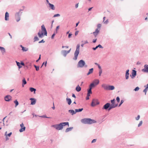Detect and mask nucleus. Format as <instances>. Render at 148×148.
<instances>
[{
  "label": "nucleus",
  "mask_w": 148,
  "mask_h": 148,
  "mask_svg": "<svg viewBox=\"0 0 148 148\" xmlns=\"http://www.w3.org/2000/svg\"><path fill=\"white\" fill-rule=\"evenodd\" d=\"M34 67L35 68L36 70V71H38L39 70V66H36L35 65H34Z\"/></svg>",
  "instance_id": "nucleus-38"
},
{
  "label": "nucleus",
  "mask_w": 148,
  "mask_h": 148,
  "mask_svg": "<svg viewBox=\"0 0 148 148\" xmlns=\"http://www.w3.org/2000/svg\"><path fill=\"white\" fill-rule=\"evenodd\" d=\"M140 118V116L139 115H138L136 117L135 119L136 120H138Z\"/></svg>",
  "instance_id": "nucleus-45"
},
{
  "label": "nucleus",
  "mask_w": 148,
  "mask_h": 148,
  "mask_svg": "<svg viewBox=\"0 0 148 148\" xmlns=\"http://www.w3.org/2000/svg\"><path fill=\"white\" fill-rule=\"evenodd\" d=\"M72 35V34L71 33H70L69 34L68 36V38H70L71 37V36Z\"/></svg>",
  "instance_id": "nucleus-59"
},
{
  "label": "nucleus",
  "mask_w": 148,
  "mask_h": 148,
  "mask_svg": "<svg viewBox=\"0 0 148 148\" xmlns=\"http://www.w3.org/2000/svg\"><path fill=\"white\" fill-rule=\"evenodd\" d=\"M60 16V15L59 14H55L53 16V17H56L59 16Z\"/></svg>",
  "instance_id": "nucleus-43"
},
{
  "label": "nucleus",
  "mask_w": 148,
  "mask_h": 148,
  "mask_svg": "<svg viewBox=\"0 0 148 148\" xmlns=\"http://www.w3.org/2000/svg\"><path fill=\"white\" fill-rule=\"evenodd\" d=\"M44 34L43 32H42V33H40V32H39L38 33V36L40 38H42L44 36Z\"/></svg>",
  "instance_id": "nucleus-23"
},
{
  "label": "nucleus",
  "mask_w": 148,
  "mask_h": 148,
  "mask_svg": "<svg viewBox=\"0 0 148 148\" xmlns=\"http://www.w3.org/2000/svg\"><path fill=\"white\" fill-rule=\"evenodd\" d=\"M66 125H67L69 126V123L68 122L61 123L58 124L52 125L51 127H54L57 130H60L63 129L64 126Z\"/></svg>",
  "instance_id": "nucleus-1"
},
{
  "label": "nucleus",
  "mask_w": 148,
  "mask_h": 148,
  "mask_svg": "<svg viewBox=\"0 0 148 148\" xmlns=\"http://www.w3.org/2000/svg\"><path fill=\"white\" fill-rule=\"evenodd\" d=\"M129 69H127L126 70L125 75V77L126 79H127L129 78Z\"/></svg>",
  "instance_id": "nucleus-17"
},
{
  "label": "nucleus",
  "mask_w": 148,
  "mask_h": 148,
  "mask_svg": "<svg viewBox=\"0 0 148 148\" xmlns=\"http://www.w3.org/2000/svg\"><path fill=\"white\" fill-rule=\"evenodd\" d=\"M136 75V70H133L132 72V75H130V76L131 77L132 79H133Z\"/></svg>",
  "instance_id": "nucleus-11"
},
{
  "label": "nucleus",
  "mask_w": 148,
  "mask_h": 148,
  "mask_svg": "<svg viewBox=\"0 0 148 148\" xmlns=\"http://www.w3.org/2000/svg\"><path fill=\"white\" fill-rule=\"evenodd\" d=\"M145 89L148 90V84L144 86Z\"/></svg>",
  "instance_id": "nucleus-52"
},
{
  "label": "nucleus",
  "mask_w": 148,
  "mask_h": 148,
  "mask_svg": "<svg viewBox=\"0 0 148 148\" xmlns=\"http://www.w3.org/2000/svg\"><path fill=\"white\" fill-rule=\"evenodd\" d=\"M55 35V33H54L51 36V39H53Z\"/></svg>",
  "instance_id": "nucleus-53"
},
{
  "label": "nucleus",
  "mask_w": 148,
  "mask_h": 148,
  "mask_svg": "<svg viewBox=\"0 0 148 148\" xmlns=\"http://www.w3.org/2000/svg\"><path fill=\"white\" fill-rule=\"evenodd\" d=\"M96 40H97V39H94L93 40L92 42L93 43H95L96 42Z\"/></svg>",
  "instance_id": "nucleus-62"
},
{
  "label": "nucleus",
  "mask_w": 148,
  "mask_h": 148,
  "mask_svg": "<svg viewBox=\"0 0 148 148\" xmlns=\"http://www.w3.org/2000/svg\"><path fill=\"white\" fill-rule=\"evenodd\" d=\"M114 101L115 99H113L111 100V102L112 103V104L111 105L113 104V105H116V104H115Z\"/></svg>",
  "instance_id": "nucleus-36"
},
{
  "label": "nucleus",
  "mask_w": 148,
  "mask_h": 148,
  "mask_svg": "<svg viewBox=\"0 0 148 148\" xmlns=\"http://www.w3.org/2000/svg\"><path fill=\"white\" fill-rule=\"evenodd\" d=\"M48 5H49V7L51 9H52L53 10H55V8L54 5L53 4H51L50 3H49V4H48Z\"/></svg>",
  "instance_id": "nucleus-19"
},
{
  "label": "nucleus",
  "mask_w": 148,
  "mask_h": 148,
  "mask_svg": "<svg viewBox=\"0 0 148 148\" xmlns=\"http://www.w3.org/2000/svg\"><path fill=\"white\" fill-rule=\"evenodd\" d=\"M79 48L80 45L78 44L77 45L76 49L74 53V56L73 58V59L75 60H77L78 56L79 53Z\"/></svg>",
  "instance_id": "nucleus-3"
},
{
  "label": "nucleus",
  "mask_w": 148,
  "mask_h": 148,
  "mask_svg": "<svg viewBox=\"0 0 148 148\" xmlns=\"http://www.w3.org/2000/svg\"><path fill=\"white\" fill-rule=\"evenodd\" d=\"M83 110V108H80L79 109H76L75 110V111L76 113V112H81Z\"/></svg>",
  "instance_id": "nucleus-31"
},
{
  "label": "nucleus",
  "mask_w": 148,
  "mask_h": 148,
  "mask_svg": "<svg viewBox=\"0 0 148 148\" xmlns=\"http://www.w3.org/2000/svg\"><path fill=\"white\" fill-rule=\"evenodd\" d=\"M39 40V38L36 36H35L34 38V42H35Z\"/></svg>",
  "instance_id": "nucleus-37"
},
{
  "label": "nucleus",
  "mask_w": 148,
  "mask_h": 148,
  "mask_svg": "<svg viewBox=\"0 0 148 148\" xmlns=\"http://www.w3.org/2000/svg\"><path fill=\"white\" fill-rule=\"evenodd\" d=\"M98 48L97 46H96V47H93L92 48V49L94 50H96L97 48Z\"/></svg>",
  "instance_id": "nucleus-61"
},
{
  "label": "nucleus",
  "mask_w": 148,
  "mask_h": 148,
  "mask_svg": "<svg viewBox=\"0 0 148 148\" xmlns=\"http://www.w3.org/2000/svg\"><path fill=\"white\" fill-rule=\"evenodd\" d=\"M12 97L9 95L5 96L4 97V100L5 101H9L12 99Z\"/></svg>",
  "instance_id": "nucleus-8"
},
{
  "label": "nucleus",
  "mask_w": 148,
  "mask_h": 148,
  "mask_svg": "<svg viewBox=\"0 0 148 148\" xmlns=\"http://www.w3.org/2000/svg\"><path fill=\"white\" fill-rule=\"evenodd\" d=\"M148 90L146 89H145L143 90V92H144L145 93V95H146V93H147V92Z\"/></svg>",
  "instance_id": "nucleus-49"
},
{
  "label": "nucleus",
  "mask_w": 148,
  "mask_h": 148,
  "mask_svg": "<svg viewBox=\"0 0 148 148\" xmlns=\"http://www.w3.org/2000/svg\"><path fill=\"white\" fill-rule=\"evenodd\" d=\"M96 140H97V139H93L92 142H91V143H95L96 142Z\"/></svg>",
  "instance_id": "nucleus-55"
},
{
  "label": "nucleus",
  "mask_w": 148,
  "mask_h": 148,
  "mask_svg": "<svg viewBox=\"0 0 148 148\" xmlns=\"http://www.w3.org/2000/svg\"><path fill=\"white\" fill-rule=\"evenodd\" d=\"M123 102H124L123 100H122L121 101L120 103L119 104V107L120 106H121V105L123 103Z\"/></svg>",
  "instance_id": "nucleus-47"
},
{
  "label": "nucleus",
  "mask_w": 148,
  "mask_h": 148,
  "mask_svg": "<svg viewBox=\"0 0 148 148\" xmlns=\"http://www.w3.org/2000/svg\"><path fill=\"white\" fill-rule=\"evenodd\" d=\"M20 46L22 48V50L23 52L27 51L28 50L27 48L21 45H20Z\"/></svg>",
  "instance_id": "nucleus-16"
},
{
  "label": "nucleus",
  "mask_w": 148,
  "mask_h": 148,
  "mask_svg": "<svg viewBox=\"0 0 148 148\" xmlns=\"http://www.w3.org/2000/svg\"><path fill=\"white\" fill-rule=\"evenodd\" d=\"M14 102L15 104V107H16L18 105V102L16 100L14 101Z\"/></svg>",
  "instance_id": "nucleus-35"
},
{
  "label": "nucleus",
  "mask_w": 148,
  "mask_h": 148,
  "mask_svg": "<svg viewBox=\"0 0 148 148\" xmlns=\"http://www.w3.org/2000/svg\"><path fill=\"white\" fill-rule=\"evenodd\" d=\"M69 112L72 115H73L74 114H76V112L75 111L73 110H69Z\"/></svg>",
  "instance_id": "nucleus-22"
},
{
  "label": "nucleus",
  "mask_w": 148,
  "mask_h": 148,
  "mask_svg": "<svg viewBox=\"0 0 148 148\" xmlns=\"http://www.w3.org/2000/svg\"><path fill=\"white\" fill-rule=\"evenodd\" d=\"M95 85L93 83H91L89 86V88H90L92 89V88L94 87L95 86Z\"/></svg>",
  "instance_id": "nucleus-32"
},
{
  "label": "nucleus",
  "mask_w": 148,
  "mask_h": 148,
  "mask_svg": "<svg viewBox=\"0 0 148 148\" xmlns=\"http://www.w3.org/2000/svg\"><path fill=\"white\" fill-rule=\"evenodd\" d=\"M77 92H79L80 91L81 89V88L79 86V85L77 86L75 88Z\"/></svg>",
  "instance_id": "nucleus-25"
},
{
  "label": "nucleus",
  "mask_w": 148,
  "mask_h": 148,
  "mask_svg": "<svg viewBox=\"0 0 148 148\" xmlns=\"http://www.w3.org/2000/svg\"><path fill=\"white\" fill-rule=\"evenodd\" d=\"M102 87L106 90H109V86L106 84H103L101 86Z\"/></svg>",
  "instance_id": "nucleus-13"
},
{
  "label": "nucleus",
  "mask_w": 148,
  "mask_h": 148,
  "mask_svg": "<svg viewBox=\"0 0 148 148\" xmlns=\"http://www.w3.org/2000/svg\"><path fill=\"white\" fill-rule=\"evenodd\" d=\"M116 100L118 102H119L120 101V98L119 97H117L116 98Z\"/></svg>",
  "instance_id": "nucleus-48"
},
{
  "label": "nucleus",
  "mask_w": 148,
  "mask_h": 148,
  "mask_svg": "<svg viewBox=\"0 0 148 148\" xmlns=\"http://www.w3.org/2000/svg\"><path fill=\"white\" fill-rule=\"evenodd\" d=\"M87 66V65L86 64L84 61L82 60L79 61L77 64V67H79L82 68L84 67L85 68H86Z\"/></svg>",
  "instance_id": "nucleus-4"
},
{
  "label": "nucleus",
  "mask_w": 148,
  "mask_h": 148,
  "mask_svg": "<svg viewBox=\"0 0 148 148\" xmlns=\"http://www.w3.org/2000/svg\"><path fill=\"white\" fill-rule=\"evenodd\" d=\"M93 83L95 85H97V84H98L99 83V81L98 79H95V80L93 82Z\"/></svg>",
  "instance_id": "nucleus-29"
},
{
  "label": "nucleus",
  "mask_w": 148,
  "mask_h": 148,
  "mask_svg": "<svg viewBox=\"0 0 148 148\" xmlns=\"http://www.w3.org/2000/svg\"><path fill=\"white\" fill-rule=\"evenodd\" d=\"M21 128L19 130L20 132H21L25 131V127L24 126V124L23 123H22L20 125Z\"/></svg>",
  "instance_id": "nucleus-10"
},
{
  "label": "nucleus",
  "mask_w": 148,
  "mask_h": 148,
  "mask_svg": "<svg viewBox=\"0 0 148 148\" xmlns=\"http://www.w3.org/2000/svg\"><path fill=\"white\" fill-rule=\"evenodd\" d=\"M66 101L69 105L71 104V100L70 98H67L66 99Z\"/></svg>",
  "instance_id": "nucleus-26"
},
{
  "label": "nucleus",
  "mask_w": 148,
  "mask_h": 148,
  "mask_svg": "<svg viewBox=\"0 0 148 148\" xmlns=\"http://www.w3.org/2000/svg\"><path fill=\"white\" fill-rule=\"evenodd\" d=\"M97 47H99L100 48L102 49L103 48V47L101 45H98L97 46Z\"/></svg>",
  "instance_id": "nucleus-50"
},
{
  "label": "nucleus",
  "mask_w": 148,
  "mask_h": 148,
  "mask_svg": "<svg viewBox=\"0 0 148 148\" xmlns=\"http://www.w3.org/2000/svg\"><path fill=\"white\" fill-rule=\"evenodd\" d=\"M139 88L138 87H136L134 89V90L135 91H138L139 90Z\"/></svg>",
  "instance_id": "nucleus-44"
},
{
  "label": "nucleus",
  "mask_w": 148,
  "mask_h": 148,
  "mask_svg": "<svg viewBox=\"0 0 148 148\" xmlns=\"http://www.w3.org/2000/svg\"><path fill=\"white\" fill-rule=\"evenodd\" d=\"M27 83V82L25 80V78H24L22 80V86L23 87L24 86V85L26 84Z\"/></svg>",
  "instance_id": "nucleus-33"
},
{
  "label": "nucleus",
  "mask_w": 148,
  "mask_h": 148,
  "mask_svg": "<svg viewBox=\"0 0 148 148\" xmlns=\"http://www.w3.org/2000/svg\"><path fill=\"white\" fill-rule=\"evenodd\" d=\"M30 100L31 101V104L32 105H34L36 103V99L34 98H31L30 99Z\"/></svg>",
  "instance_id": "nucleus-15"
},
{
  "label": "nucleus",
  "mask_w": 148,
  "mask_h": 148,
  "mask_svg": "<svg viewBox=\"0 0 148 148\" xmlns=\"http://www.w3.org/2000/svg\"><path fill=\"white\" fill-rule=\"evenodd\" d=\"M47 61H46V62H45V63L44 62L43 63V64H42V66H41V67H42V66H43L44 64V65H45V66H46V65H47Z\"/></svg>",
  "instance_id": "nucleus-51"
},
{
  "label": "nucleus",
  "mask_w": 148,
  "mask_h": 148,
  "mask_svg": "<svg viewBox=\"0 0 148 148\" xmlns=\"http://www.w3.org/2000/svg\"><path fill=\"white\" fill-rule=\"evenodd\" d=\"M59 28H60V26L59 25L58 26H57V27H56V31H57V30L59 29Z\"/></svg>",
  "instance_id": "nucleus-63"
},
{
  "label": "nucleus",
  "mask_w": 148,
  "mask_h": 148,
  "mask_svg": "<svg viewBox=\"0 0 148 148\" xmlns=\"http://www.w3.org/2000/svg\"><path fill=\"white\" fill-rule=\"evenodd\" d=\"M99 104V102L97 99H93L91 103V106L92 107H94L96 105Z\"/></svg>",
  "instance_id": "nucleus-6"
},
{
  "label": "nucleus",
  "mask_w": 148,
  "mask_h": 148,
  "mask_svg": "<svg viewBox=\"0 0 148 148\" xmlns=\"http://www.w3.org/2000/svg\"><path fill=\"white\" fill-rule=\"evenodd\" d=\"M81 122L84 124H90L96 123V121L90 118H84L81 120Z\"/></svg>",
  "instance_id": "nucleus-2"
},
{
  "label": "nucleus",
  "mask_w": 148,
  "mask_h": 148,
  "mask_svg": "<svg viewBox=\"0 0 148 148\" xmlns=\"http://www.w3.org/2000/svg\"><path fill=\"white\" fill-rule=\"evenodd\" d=\"M92 89L91 88H89V89L88 91V93L90 94H91L92 93Z\"/></svg>",
  "instance_id": "nucleus-39"
},
{
  "label": "nucleus",
  "mask_w": 148,
  "mask_h": 148,
  "mask_svg": "<svg viewBox=\"0 0 148 148\" xmlns=\"http://www.w3.org/2000/svg\"><path fill=\"white\" fill-rule=\"evenodd\" d=\"M99 30L97 28V29H96L95 31L94 32V33H99Z\"/></svg>",
  "instance_id": "nucleus-41"
},
{
  "label": "nucleus",
  "mask_w": 148,
  "mask_h": 148,
  "mask_svg": "<svg viewBox=\"0 0 148 148\" xmlns=\"http://www.w3.org/2000/svg\"><path fill=\"white\" fill-rule=\"evenodd\" d=\"M108 20H107L106 21H105L104 22V23L106 24L108 23Z\"/></svg>",
  "instance_id": "nucleus-64"
},
{
  "label": "nucleus",
  "mask_w": 148,
  "mask_h": 148,
  "mask_svg": "<svg viewBox=\"0 0 148 148\" xmlns=\"http://www.w3.org/2000/svg\"><path fill=\"white\" fill-rule=\"evenodd\" d=\"M144 68V69H142V71L145 73L148 72V65H145Z\"/></svg>",
  "instance_id": "nucleus-9"
},
{
  "label": "nucleus",
  "mask_w": 148,
  "mask_h": 148,
  "mask_svg": "<svg viewBox=\"0 0 148 148\" xmlns=\"http://www.w3.org/2000/svg\"><path fill=\"white\" fill-rule=\"evenodd\" d=\"M29 90L31 92H34V93H35V91H36V89L33 88L32 87H31L29 88Z\"/></svg>",
  "instance_id": "nucleus-27"
},
{
  "label": "nucleus",
  "mask_w": 148,
  "mask_h": 148,
  "mask_svg": "<svg viewBox=\"0 0 148 148\" xmlns=\"http://www.w3.org/2000/svg\"><path fill=\"white\" fill-rule=\"evenodd\" d=\"M0 50H1L2 54H4L5 52V50L4 48L3 47H1Z\"/></svg>",
  "instance_id": "nucleus-20"
},
{
  "label": "nucleus",
  "mask_w": 148,
  "mask_h": 148,
  "mask_svg": "<svg viewBox=\"0 0 148 148\" xmlns=\"http://www.w3.org/2000/svg\"><path fill=\"white\" fill-rule=\"evenodd\" d=\"M101 24H98V25H97V27L98 28H100V27H101Z\"/></svg>",
  "instance_id": "nucleus-57"
},
{
  "label": "nucleus",
  "mask_w": 148,
  "mask_h": 148,
  "mask_svg": "<svg viewBox=\"0 0 148 148\" xmlns=\"http://www.w3.org/2000/svg\"><path fill=\"white\" fill-rule=\"evenodd\" d=\"M93 34H94V36H95V37H96L97 36V35H98V33H94V32H93Z\"/></svg>",
  "instance_id": "nucleus-58"
},
{
  "label": "nucleus",
  "mask_w": 148,
  "mask_h": 148,
  "mask_svg": "<svg viewBox=\"0 0 148 148\" xmlns=\"http://www.w3.org/2000/svg\"><path fill=\"white\" fill-rule=\"evenodd\" d=\"M110 106V103H107L103 106L102 109L105 110L108 109Z\"/></svg>",
  "instance_id": "nucleus-12"
},
{
  "label": "nucleus",
  "mask_w": 148,
  "mask_h": 148,
  "mask_svg": "<svg viewBox=\"0 0 148 148\" xmlns=\"http://www.w3.org/2000/svg\"><path fill=\"white\" fill-rule=\"evenodd\" d=\"M142 123H143V121H140L139 123V124H138V127H140V126H141L142 124Z\"/></svg>",
  "instance_id": "nucleus-42"
},
{
  "label": "nucleus",
  "mask_w": 148,
  "mask_h": 148,
  "mask_svg": "<svg viewBox=\"0 0 148 148\" xmlns=\"http://www.w3.org/2000/svg\"><path fill=\"white\" fill-rule=\"evenodd\" d=\"M109 90H112L114 89L115 88L113 86H109Z\"/></svg>",
  "instance_id": "nucleus-30"
},
{
  "label": "nucleus",
  "mask_w": 148,
  "mask_h": 148,
  "mask_svg": "<svg viewBox=\"0 0 148 148\" xmlns=\"http://www.w3.org/2000/svg\"><path fill=\"white\" fill-rule=\"evenodd\" d=\"M61 53L64 57H66L67 54L66 52V50L62 51H61Z\"/></svg>",
  "instance_id": "nucleus-21"
},
{
  "label": "nucleus",
  "mask_w": 148,
  "mask_h": 148,
  "mask_svg": "<svg viewBox=\"0 0 148 148\" xmlns=\"http://www.w3.org/2000/svg\"><path fill=\"white\" fill-rule=\"evenodd\" d=\"M45 42V41L44 40L42 39L38 43H44V42Z\"/></svg>",
  "instance_id": "nucleus-54"
},
{
  "label": "nucleus",
  "mask_w": 148,
  "mask_h": 148,
  "mask_svg": "<svg viewBox=\"0 0 148 148\" xmlns=\"http://www.w3.org/2000/svg\"><path fill=\"white\" fill-rule=\"evenodd\" d=\"M73 128L72 127L67 128L65 130V132H67L69 131H70L72 130L73 129Z\"/></svg>",
  "instance_id": "nucleus-28"
},
{
  "label": "nucleus",
  "mask_w": 148,
  "mask_h": 148,
  "mask_svg": "<svg viewBox=\"0 0 148 148\" xmlns=\"http://www.w3.org/2000/svg\"><path fill=\"white\" fill-rule=\"evenodd\" d=\"M41 30L42 32H43L44 33V35L47 36V31L43 25L41 26Z\"/></svg>",
  "instance_id": "nucleus-7"
},
{
  "label": "nucleus",
  "mask_w": 148,
  "mask_h": 148,
  "mask_svg": "<svg viewBox=\"0 0 148 148\" xmlns=\"http://www.w3.org/2000/svg\"><path fill=\"white\" fill-rule=\"evenodd\" d=\"M102 73V69L99 70V75L100 76L101 75V74Z\"/></svg>",
  "instance_id": "nucleus-46"
},
{
  "label": "nucleus",
  "mask_w": 148,
  "mask_h": 148,
  "mask_svg": "<svg viewBox=\"0 0 148 148\" xmlns=\"http://www.w3.org/2000/svg\"><path fill=\"white\" fill-rule=\"evenodd\" d=\"M118 106V104H116V105H110V106L109 107V108L108 109V110L110 111L112 108H114L116 107H117Z\"/></svg>",
  "instance_id": "nucleus-14"
},
{
  "label": "nucleus",
  "mask_w": 148,
  "mask_h": 148,
  "mask_svg": "<svg viewBox=\"0 0 148 148\" xmlns=\"http://www.w3.org/2000/svg\"><path fill=\"white\" fill-rule=\"evenodd\" d=\"M16 63L17 66H18L19 69H20L22 67V66L20 65V63L18 62L17 61H16Z\"/></svg>",
  "instance_id": "nucleus-34"
},
{
  "label": "nucleus",
  "mask_w": 148,
  "mask_h": 148,
  "mask_svg": "<svg viewBox=\"0 0 148 148\" xmlns=\"http://www.w3.org/2000/svg\"><path fill=\"white\" fill-rule=\"evenodd\" d=\"M40 117L42 118H51L50 117H48L46 116L45 115H42V116H40Z\"/></svg>",
  "instance_id": "nucleus-40"
},
{
  "label": "nucleus",
  "mask_w": 148,
  "mask_h": 148,
  "mask_svg": "<svg viewBox=\"0 0 148 148\" xmlns=\"http://www.w3.org/2000/svg\"><path fill=\"white\" fill-rule=\"evenodd\" d=\"M78 32H79L78 31H76L75 33V36H77L78 34Z\"/></svg>",
  "instance_id": "nucleus-60"
},
{
  "label": "nucleus",
  "mask_w": 148,
  "mask_h": 148,
  "mask_svg": "<svg viewBox=\"0 0 148 148\" xmlns=\"http://www.w3.org/2000/svg\"><path fill=\"white\" fill-rule=\"evenodd\" d=\"M93 69L91 68L89 70V71L88 73H87V75H89L92 73H93Z\"/></svg>",
  "instance_id": "nucleus-24"
},
{
  "label": "nucleus",
  "mask_w": 148,
  "mask_h": 148,
  "mask_svg": "<svg viewBox=\"0 0 148 148\" xmlns=\"http://www.w3.org/2000/svg\"><path fill=\"white\" fill-rule=\"evenodd\" d=\"M22 10H20L19 11L16 13L15 15V19L17 22H18L20 20V16L21 14H20V11H22Z\"/></svg>",
  "instance_id": "nucleus-5"
},
{
  "label": "nucleus",
  "mask_w": 148,
  "mask_h": 148,
  "mask_svg": "<svg viewBox=\"0 0 148 148\" xmlns=\"http://www.w3.org/2000/svg\"><path fill=\"white\" fill-rule=\"evenodd\" d=\"M12 134V132H11L7 134V136H8L9 137H10Z\"/></svg>",
  "instance_id": "nucleus-56"
},
{
  "label": "nucleus",
  "mask_w": 148,
  "mask_h": 148,
  "mask_svg": "<svg viewBox=\"0 0 148 148\" xmlns=\"http://www.w3.org/2000/svg\"><path fill=\"white\" fill-rule=\"evenodd\" d=\"M9 14L7 12H6L5 15V20L6 21H8L9 20Z\"/></svg>",
  "instance_id": "nucleus-18"
}]
</instances>
